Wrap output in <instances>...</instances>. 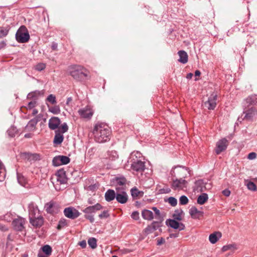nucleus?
<instances>
[{
    "label": "nucleus",
    "instance_id": "obj_1",
    "mask_svg": "<svg viewBox=\"0 0 257 257\" xmlns=\"http://www.w3.org/2000/svg\"><path fill=\"white\" fill-rule=\"evenodd\" d=\"M93 134L95 141L98 143H102L109 140L111 131L106 124L98 123L94 126Z\"/></svg>",
    "mask_w": 257,
    "mask_h": 257
},
{
    "label": "nucleus",
    "instance_id": "obj_2",
    "mask_svg": "<svg viewBox=\"0 0 257 257\" xmlns=\"http://www.w3.org/2000/svg\"><path fill=\"white\" fill-rule=\"evenodd\" d=\"M142 154L138 152H133L131 153L128 162H130L133 170L142 173L145 169V162Z\"/></svg>",
    "mask_w": 257,
    "mask_h": 257
},
{
    "label": "nucleus",
    "instance_id": "obj_3",
    "mask_svg": "<svg viewBox=\"0 0 257 257\" xmlns=\"http://www.w3.org/2000/svg\"><path fill=\"white\" fill-rule=\"evenodd\" d=\"M69 73L75 79L81 80L88 76V71L80 65H74L70 67Z\"/></svg>",
    "mask_w": 257,
    "mask_h": 257
},
{
    "label": "nucleus",
    "instance_id": "obj_4",
    "mask_svg": "<svg viewBox=\"0 0 257 257\" xmlns=\"http://www.w3.org/2000/svg\"><path fill=\"white\" fill-rule=\"evenodd\" d=\"M17 41L21 43L27 42L30 39V35L26 27L22 26L17 31L16 34Z\"/></svg>",
    "mask_w": 257,
    "mask_h": 257
},
{
    "label": "nucleus",
    "instance_id": "obj_5",
    "mask_svg": "<svg viewBox=\"0 0 257 257\" xmlns=\"http://www.w3.org/2000/svg\"><path fill=\"white\" fill-rule=\"evenodd\" d=\"M188 182L184 178L173 179L171 184V187L175 190H184L187 188Z\"/></svg>",
    "mask_w": 257,
    "mask_h": 257
},
{
    "label": "nucleus",
    "instance_id": "obj_6",
    "mask_svg": "<svg viewBox=\"0 0 257 257\" xmlns=\"http://www.w3.org/2000/svg\"><path fill=\"white\" fill-rule=\"evenodd\" d=\"M116 200L118 203L121 204L125 203L128 200V196L125 192V190L123 188L120 189L116 188Z\"/></svg>",
    "mask_w": 257,
    "mask_h": 257
},
{
    "label": "nucleus",
    "instance_id": "obj_7",
    "mask_svg": "<svg viewBox=\"0 0 257 257\" xmlns=\"http://www.w3.org/2000/svg\"><path fill=\"white\" fill-rule=\"evenodd\" d=\"M26 220L25 218L18 217L12 221V226L14 229L17 231H22L25 228Z\"/></svg>",
    "mask_w": 257,
    "mask_h": 257
},
{
    "label": "nucleus",
    "instance_id": "obj_8",
    "mask_svg": "<svg viewBox=\"0 0 257 257\" xmlns=\"http://www.w3.org/2000/svg\"><path fill=\"white\" fill-rule=\"evenodd\" d=\"M217 94L213 92L209 97L208 100L204 103L205 107L209 110H213L216 106Z\"/></svg>",
    "mask_w": 257,
    "mask_h": 257
},
{
    "label": "nucleus",
    "instance_id": "obj_9",
    "mask_svg": "<svg viewBox=\"0 0 257 257\" xmlns=\"http://www.w3.org/2000/svg\"><path fill=\"white\" fill-rule=\"evenodd\" d=\"M64 214L65 216L72 219L76 218L80 215L77 210L71 207L66 208L64 210Z\"/></svg>",
    "mask_w": 257,
    "mask_h": 257
},
{
    "label": "nucleus",
    "instance_id": "obj_10",
    "mask_svg": "<svg viewBox=\"0 0 257 257\" xmlns=\"http://www.w3.org/2000/svg\"><path fill=\"white\" fill-rule=\"evenodd\" d=\"M78 113L83 118L90 119L93 115V111L90 106H86L78 110Z\"/></svg>",
    "mask_w": 257,
    "mask_h": 257
},
{
    "label": "nucleus",
    "instance_id": "obj_11",
    "mask_svg": "<svg viewBox=\"0 0 257 257\" xmlns=\"http://www.w3.org/2000/svg\"><path fill=\"white\" fill-rule=\"evenodd\" d=\"M228 146L227 140L224 138L220 140L216 143V148L215 149V152L217 154H219L221 152L224 151L227 148Z\"/></svg>",
    "mask_w": 257,
    "mask_h": 257
},
{
    "label": "nucleus",
    "instance_id": "obj_12",
    "mask_svg": "<svg viewBox=\"0 0 257 257\" xmlns=\"http://www.w3.org/2000/svg\"><path fill=\"white\" fill-rule=\"evenodd\" d=\"M166 222L168 225L174 229H178L179 231L185 229V225L181 222H178L177 220L169 219Z\"/></svg>",
    "mask_w": 257,
    "mask_h": 257
},
{
    "label": "nucleus",
    "instance_id": "obj_13",
    "mask_svg": "<svg viewBox=\"0 0 257 257\" xmlns=\"http://www.w3.org/2000/svg\"><path fill=\"white\" fill-rule=\"evenodd\" d=\"M174 173L175 174V176H176L178 177L185 179L187 177L189 172L187 169L185 167H175Z\"/></svg>",
    "mask_w": 257,
    "mask_h": 257
},
{
    "label": "nucleus",
    "instance_id": "obj_14",
    "mask_svg": "<svg viewBox=\"0 0 257 257\" xmlns=\"http://www.w3.org/2000/svg\"><path fill=\"white\" fill-rule=\"evenodd\" d=\"M41 117V114L37 115L35 117L30 120L26 126V129L28 131H33L36 128V124L40 120Z\"/></svg>",
    "mask_w": 257,
    "mask_h": 257
},
{
    "label": "nucleus",
    "instance_id": "obj_15",
    "mask_svg": "<svg viewBox=\"0 0 257 257\" xmlns=\"http://www.w3.org/2000/svg\"><path fill=\"white\" fill-rule=\"evenodd\" d=\"M256 113L257 111L255 108L253 107H251L248 109L243 111V114H244L243 119L247 120H251L256 114Z\"/></svg>",
    "mask_w": 257,
    "mask_h": 257
},
{
    "label": "nucleus",
    "instance_id": "obj_16",
    "mask_svg": "<svg viewBox=\"0 0 257 257\" xmlns=\"http://www.w3.org/2000/svg\"><path fill=\"white\" fill-rule=\"evenodd\" d=\"M29 217H35L40 215V211L38 206L34 203H31L29 205Z\"/></svg>",
    "mask_w": 257,
    "mask_h": 257
},
{
    "label": "nucleus",
    "instance_id": "obj_17",
    "mask_svg": "<svg viewBox=\"0 0 257 257\" xmlns=\"http://www.w3.org/2000/svg\"><path fill=\"white\" fill-rule=\"evenodd\" d=\"M161 226V222L154 221L151 225L148 226V227L145 229L144 232L146 234L148 235L158 229Z\"/></svg>",
    "mask_w": 257,
    "mask_h": 257
},
{
    "label": "nucleus",
    "instance_id": "obj_18",
    "mask_svg": "<svg viewBox=\"0 0 257 257\" xmlns=\"http://www.w3.org/2000/svg\"><path fill=\"white\" fill-rule=\"evenodd\" d=\"M60 123V120L58 117H52L49 120V127L52 130H55L58 128Z\"/></svg>",
    "mask_w": 257,
    "mask_h": 257
},
{
    "label": "nucleus",
    "instance_id": "obj_19",
    "mask_svg": "<svg viewBox=\"0 0 257 257\" xmlns=\"http://www.w3.org/2000/svg\"><path fill=\"white\" fill-rule=\"evenodd\" d=\"M102 208V206L99 203H96L94 205L90 206L85 208L83 210V212L86 214L95 213L96 211L100 210Z\"/></svg>",
    "mask_w": 257,
    "mask_h": 257
},
{
    "label": "nucleus",
    "instance_id": "obj_20",
    "mask_svg": "<svg viewBox=\"0 0 257 257\" xmlns=\"http://www.w3.org/2000/svg\"><path fill=\"white\" fill-rule=\"evenodd\" d=\"M44 90H42L41 91L36 90L29 93L27 95V98L28 99H32L36 100L39 97L42 96L44 95Z\"/></svg>",
    "mask_w": 257,
    "mask_h": 257
},
{
    "label": "nucleus",
    "instance_id": "obj_21",
    "mask_svg": "<svg viewBox=\"0 0 257 257\" xmlns=\"http://www.w3.org/2000/svg\"><path fill=\"white\" fill-rule=\"evenodd\" d=\"M30 222L34 226L39 227L43 223V220L40 215L35 217H30Z\"/></svg>",
    "mask_w": 257,
    "mask_h": 257
},
{
    "label": "nucleus",
    "instance_id": "obj_22",
    "mask_svg": "<svg viewBox=\"0 0 257 257\" xmlns=\"http://www.w3.org/2000/svg\"><path fill=\"white\" fill-rule=\"evenodd\" d=\"M57 181L60 184H64L67 183V178L65 174L63 171H59L56 175Z\"/></svg>",
    "mask_w": 257,
    "mask_h": 257
},
{
    "label": "nucleus",
    "instance_id": "obj_23",
    "mask_svg": "<svg viewBox=\"0 0 257 257\" xmlns=\"http://www.w3.org/2000/svg\"><path fill=\"white\" fill-rule=\"evenodd\" d=\"M190 214L194 219H198L203 216V212L198 210L195 207H192L190 209Z\"/></svg>",
    "mask_w": 257,
    "mask_h": 257
},
{
    "label": "nucleus",
    "instance_id": "obj_24",
    "mask_svg": "<svg viewBox=\"0 0 257 257\" xmlns=\"http://www.w3.org/2000/svg\"><path fill=\"white\" fill-rule=\"evenodd\" d=\"M116 191L113 190L108 189L105 193V198L107 202H110L116 199Z\"/></svg>",
    "mask_w": 257,
    "mask_h": 257
},
{
    "label": "nucleus",
    "instance_id": "obj_25",
    "mask_svg": "<svg viewBox=\"0 0 257 257\" xmlns=\"http://www.w3.org/2000/svg\"><path fill=\"white\" fill-rule=\"evenodd\" d=\"M221 237V233L220 232H215L210 234L209 236V241L212 243H215Z\"/></svg>",
    "mask_w": 257,
    "mask_h": 257
},
{
    "label": "nucleus",
    "instance_id": "obj_26",
    "mask_svg": "<svg viewBox=\"0 0 257 257\" xmlns=\"http://www.w3.org/2000/svg\"><path fill=\"white\" fill-rule=\"evenodd\" d=\"M142 216L144 219L148 220H151L154 218L153 212L147 209H144L142 211Z\"/></svg>",
    "mask_w": 257,
    "mask_h": 257
},
{
    "label": "nucleus",
    "instance_id": "obj_27",
    "mask_svg": "<svg viewBox=\"0 0 257 257\" xmlns=\"http://www.w3.org/2000/svg\"><path fill=\"white\" fill-rule=\"evenodd\" d=\"M125 183L126 180L124 178H117L115 180V189L116 188L119 189L123 188L125 190Z\"/></svg>",
    "mask_w": 257,
    "mask_h": 257
},
{
    "label": "nucleus",
    "instance_id": "obj_28",
    "mask_svg": "<svg viewBox=\"0 0 257 257\" xmlns=\"http://www.w3.org/2000/svg\"><path fill=\"white\" fill-rule=\"evenodd\" d=\"M178 54L179 56V59L178 61L183 63L185 64L188 61V55L187 53L184 51H179L178 52Z\"/></svg>",
    "mask_w": 257,
    "mask_h": 257
},
{
    "label": "nucleus",
    "instance_id": "obj_29",
    "mask_svg": "<svg viewBox=\"0 0 257 257\" xmlns=\"http://www.w3.org/2000/svg\"><path fill=\"white\" fill-rule=\"evenodd\" d=\"M64 139L63 135L59 132H56V135L54 137V143L56 144H60Z\"/></svg>",
    "mask_w": 257,
    "mask_h": 257
},
{
    "label": "nucleus",
    "instance_id": "obj_30",
    "mask_svg": "<svg viewBox=\"0 0 257 257\" xmlns=\"http://www.w3.org/2000/svg\"><path fill=\"white\" fill-rule=\"evenodd\" d=\"M38 103L37 100H32L30 101H29L27 104L24 107L28 110H31V109H33L35 108L37 105Z\"/></svg>",
    "mask_w": 257,
    "mask_h": 257
},
{
    "label": "nucleus",
    "instance_id": "obj_31",
    "mask_svg": "<svg viewBox=\"0 0 257 257\" xmlns=\"http://www.w3.org/2000/svg\"><path fill=\"white\" fill-rule=\"evenodd\" d=\"M208 195L206 193H203L197 199V202L200 205L203 204L208 200Z\"/></svg>",
    "mask_w": 257,
    "mask_h": 257
},
{
    "label": "nucleus",
    "instance_id": "obj_32",
    "mask_svg": "<svg viewBox=\"0 0 257 257\" xmlns=\"http://www.w3.org/2000/svg\"><path fill=\"white\" fill-rule=\"evenodd\" d=\"M107 158L111 161L115 160L118 157V154L115 151H111L107 152Z\"/></svg>",
    "mask_w": 257,
    "mask_h": 257
},
{
    "label": "nucleus",
    "instance_id": "obj_33",
    "mask_svg": "<svg viewBox=\"0 0 257 257\" xmlns=\"http://www.w3.org/2000/svg\"><path fill=\"white\" fill-rule=\"evenodd\" d=\"M152 209L155 212V218L157 219L160 220L159 222H162L163 220V217L162 215L161 214L160 210L156 207H153Z\"/></svg>",
    "mask_w": 257,
    "mask_h": 257
},
{
    "label": "nucleus",
    "instance_id": "obj_34",
    "mask_svg": "<svg viewBox=\"0 0 257 257\" xmlns=\"http://www.w3.org/2000/svg\"><path fill=\"white\" fill-rule=\"evenodd\" d=\"M56 204L54 202H49L46 205V210L47 212L52 213L54 212V208L55 207Z\"/></svg>",
    "mask_w": 257,
    "mask_h": 257
},
{
    "label": "nucleus",
    "instance_id": "obj_35",
    "mask_svg": "<svg viewBox=\"0 0 257 257\" xmlns=\"http://www.w3.org/2000/svg\"><path fill=\"white\" fill-rule=\"evenodd\" d=\"M49 111L54 114H58L60 113L61 110L59 105L48 106Z\"/></svg>",
    "mask_w": 257,
    "mask_h": 257
},
{
    "label": "nucleus",
    "instance_id": "obj_36",
    "mask_svg": "<svg viewBox=\"0 0 257 257\" xmlns=\"http://www.w3.org/2000/svg\"><path fill=\"white\" fill-rule=\"evenodd\" d=\"M183 212L182 210H177L175 211L174 214L173 215V217L174 218V220H177L178 221L182 220V215Z\"/></svg>",
    "mask_w": 257,
    "mask_h": 257
},
{
    "label": "nucleus",
    "instance_id": "obj_37",
    "mask_svg": "<svg viewBox=\"0 0 257 257\" xmlns=\"http://www.w3.org/2000/svg\"><path fill=\"white\" fill-rule=\"evenodd\" d=\"M237 248L236 245L234 244H229L226 245H224L222 248L223 251H226L228 250H234Z\"/></svg>",
    "mask_w": 257,
    "mask_h": 257
},
{
    "label": "nucleus",
    "instance_id": "obj_38",
    "mask_svg": "<svg viewBox=\"0 0 257 257\" xmlns=\"http://www.w3.org/2000/svg\"><path fill=\"white\" fill-rule=\"evenodd\" d=\"M42 252L45 253L47 255H50L52 252V248L49 245H45L42 248Z\"/></svg>",
    "mask_w": 257,
    "mask_h": 257
},
{
    "label": "nucleus",
    "instance_id": "obj_39",
    "mask_svg": "<svg viewBox=\"0 0 257 257\" xmlns=\"http://www.w3.org/2000/svg\"><path fill=\"white\" fill-rule=\"evenodd\" d=\"M58 132L60 133L63 134L64 133H66L67 132L68 130V127L66 122L63 123L62 124V125L60 126H58Z\"/></svg>",
    "mask_w": 257,
    "mask_h": 257
},
{
    "label": "nucleus",
    "instance_id": "obj_40",
    "mask_svg": "<svg viewBox=\"0 0 257 257\" xmlns=\"http://www.w3.org/2000/svg\"><path fill=\"white\" fill-rule=\"evenodd\" d=\"M88 243L90 247L94 249L97 246L96 239L95 238L92 237L88 239Z\"/></svg>",
    "mask_w": 257,
    "mask_h": 257
},
{
    "label": "nucleus",
    "instance_id": "obj_41",
    "mask_svg": "<svg viewBox=\"0 0 257 257\" xmlns=\"http://www.w3.org/2000/svg\"><path fill=\"white\" fill-rule=\"evenodd\" d=\"M9 32V29L7 27H0V38L6 36Z\"/></svg>",
    "mask_w": 257,
    "mask_h": 257
},
{
    "label": "nucleus",
    "instance_id": "obj_42",
    "mask_svg": "<svg viewBox=\"0 0 257 257\" xmlns=\"http://www.w3.org/2000/svg\"><path fill=\"white\" fill-rule=\"evenodd\" d=\"M131 194L133 197H136L142 195V192L140 191L137 188H133L131 189Z\"/></svg>",
    "mask_w": 257,
    "mask_h": 257
},
{
    "label": "nucleus",
    "instance_id": "obj_43",
    "mask_svg": "<svg viewBox=\"0 0 257 257\" xmlns=\"http://www.w3.org/2000/svg\"><path fill=\"white\" fill-rule=\"evenodd\" d=\"M62 165L67 164L70 162V159L65 156H58Z\"/></svg>",
    "mask_w": 257,
    "mask_h": 257
},
{
    "label": "nucleus",
    "instance_id": "obj_44",
    "mask_svg": "<svg viewBox=\"0 0 257 257\" xmlns=\"http://www.w3.org/2000/svg\"><path fill=\"white\" fill-rule=\"evenodd\" d=\"M17 179H18V182L19 183V184L20 185H21L22 186H24L25 185L26 181V179L24 176H23L20 174H18L17 175Z\"/></svg>",
    "mask_w": 257,
    "mask_h": 257
},
{
    "label": "nucleus",
    "instance_id": "obj_45",
    "mask_svg": "<svg viewBox=\"0 0 257 257\" xmlns=\"http://www.w3.org/2000/svg\"><path fill=\"white\" fill-rule=\"evenodd\" d=\"M46 100L53 104L56 103V97L54 95L52 94L48 95L46 99Z\"/></svg>",
    "mask_w": 257,
    "mask_h": 257
},
{
    "label": "nucleus",
    "instance_id": "obj_46",
    "mask_svg": "<svg viewBox=\"0 0 257 257\" xmlns=\"http://www.w3.org/2000/svg\"><path fill=\"white\" fill-rule=\"evenodd\" d=\"M247 188L252 191H255L256 190V186L255 184L252 182H248L246 184Z\"/></svg>",
    "mask_w": 257,
    "mask_h": 257
},
{
    "label": "nucleus",
    "instance_id": "obj_47",
    "mask_svg": "<svg viewBox=\"0 0 257 257\" xmlns=\"http://www.w3.org/2000/svg\"><path fill=\"white\" fill-rule=\"evenodd\" d=\"M188 198L185 196H181L179 198V203L181 205H186L188 203Z\"/></svg>",
    "mask_w": 257,
    "mask_h": 257
},
{
    "label": "nucleus",
    "instance_id": "obj_48",
    "mask_svg": "<svg viewBox=\"0 0 257 257\" xmlns=\"http://www.w3.org/2000/svg\"><path fill=\"white\" fill-rule=\"evenodd\" d=\"M60 160V159L59 158V156L54 157L52 161L53 165L55 166H59L62 165Z\"/></svg>",
    "mask_w": 257,
    "mask_h": 257
},
{
    "label": "nucleus",
    "instance_id": "obj_49",
    "mask_svg": "<svg viewBox=\"0 0 257 257\" xmlns=\"http://www.w3.org/2000/svg\"><path fill=\"white\" fill-rule=\"evenodd\" d=\"M168 202L172 206H175L177 204V199L173 197H170L168 198Z\"/></svg>",
    "mask_w": 257,
    "mask_h": 257
},
{
    "label": "nucleus",
    "instance_id": "obj_50",
    "mask_svg": "<svg viewBox=\"0 0 257 257\" xmlns=\"http://www.w3.org/2000/svg\"><path fill=\"white\" fill-rule=\"evenodd\" d=\"M45 64L43 63H38L35 66V69L39 71L44 70L45 68Z\"/></svg>",
    "mask_w": 257,
    "mask_h": 257
},
{
    "label": "nucleus",
    "instance_id": "obj_51",
    "mask_svg": "<svg viewBox=\"0 0 257 257\" xmlns=\"http://www.w3.org/2000/svg\"><path fill=\"white\" fill-rule=\"evenodd\" d=\"M17 132V130L15 127H11L9 130H8V133L9 135L12 137L15 136V134Z\"/></svg>",
    "mask_w": 257,
    "mask_h": 257
},
{
    "label": "nucleus",
    "instance_id": "obj_52",
    "mask_svg": "<svg viewBox=\"0 0 257 257\" xmlns=\"http://www.w3.org/2000/svg\"><path fill=\"white\" fill-rule=\"evenodd\" d=\"M1 219L2 220H4L5 221H7L8 222H9L12 219V216L11 213H7L6 215H5L4 216L1 217Z\"/></svg>",
    "mask_w": 257,
    "mask_h": 257
},
{
    "label": "nucleus",
    "instance_id": "obj_53",
    "mask_svg": "<svg viewBox=\"0 0 257 257\" xmlns=\"http://www.w3.org/2000/svg\"><path fill=\"white\" fill-rule=\"evenodd\" d=\"M131 217L136 220H139L140 218L139 212L137 211H134L131 214Z\"/></svg>",
    "mask_w": 257,
    "mask_h": 257
},
{
    "label": "nucleus",
    "instance_id": "obj_54",
    "mask_svg": "<svg viewBox=\"0 0 257 257\" xmlns=\"http://www.w3.org/2000/svg\"><path fill=\"white\" fill-rule=\"evenodd\" d=\"M66 224H67V221L65 219H61L59 222L58 228L59 229H60V228L64 227V226H65Z\"/></svg>",
    "mask_w": 257,
    "mask_h": 257
},
{
    "label": "nucleus",
    "instance_id": "obj_55",
    "mask_svg": "<svg viewBox=\"0 0 257 257\" xmlns=\"http://www.w3.org/2000/svg\"><path fill=\"white\" fill-rule=\"evenodd\" d=\"M29 159L33 160H37L40 159V156L36 154H30Z\"/></svg>",
    "mask_w": 257,
    "mask_h": 257
},
{
    "label": "nucleus",
    "instance_id": "obj_56",
    "mask_svg": "<svg viewBox=\"0 0 257 257\" xmlns=\"http://www.w3.org/2000/svg\"><path fill=\"white\" fill-rule=\"evenodd\" d=\"M109 216L108 211L106 210L103 211L101 214L99 215L100 218H105Z\"/></svg>",
    "mask_w": 257,
    "mask_h": 257
},
{
    "label": "nucleus",
    "instance_id": "obj_57",
    "mask_svg": "<svg viewBox=\"0 0 257 257\" xmlns=\"http://www.w3.org/2000/svg\"><path fill=\"white\" fill-rule=\"evenodd\" d=\"M257 155L254 152L250 153L247 156V159L249 160H253L256 158Z\"/></svg>",
    "mask_w": 257,
    "mask_h": 257
},
{
    "label": "nucleus",
    "instance_id": "obj_58",
    "mask_svg": "<svg viewBox=\"0 0 257 257\" xmlns=\"http://www.w3.org/2000/svg\"><path fill=\"white\" fill-rule=\"evenodd\" d=\"M85 218L88 219L91 223L94 221V218L93 217V216L92 215L86 214L85 215Z\"/></svg>",
    "mask_w": 257,
    "mask_h": 257
},
{
    "label": "nucleus",
    "instance_id": "obj_59",
    "mask_svg": "<svg viewBox=\"0 0 257 257\" xmlns=\"http://www.w3.org/2000/svg\"><path fill=\"white\" fill-rule=\"evenodd\" d=\"M0 230L5 232L8 230V228L6 225L0 223Z\"/></svg>",
    "mask_w": 257,
    "mask_h": 257
},
{
    "label": "nucleus",
    "instance_id": "obj_60",
    "mask_svg": "<svg viewBox=\"0 0 257 257\" xmlns=\"http://www.w3.org/2000/svg\"><path fill=\"white\" fill-rule=\"evenodd\" d=\"M79 245L83 248H85L86 246V242L85 240H82L79 242Z\"/></svg>",
    "mask_w": 257,
    "mask_h": 257
},
{
    "label": "nucleus",
    "instance_id": "obj_61",
    "mask_svg": "<svg viewBox=\"0 0 257 257\" xmlns=\"http://www.w3.org/2000/svg\"><path fill=\"white\" fill-rule=\"evenodd\" d=\"M222 193L225 196H229L230 194V191L228 189H225L222 191Z\"/></svg>",
    "mask_w": 257,
    "mask_h": 257
},
{
    "label": "nucleus",
    "instance_id": "obj_62",
    "mask_svg": "<svg viewBox=\"0 0 257 257\" xmlns=\"http://www.w3.org/2000/svg\"><path fill=\"white\" fill-rule=\"evenodd\" d=\"M164 242H165V239L163 238H161L160 239L158 240L157 245H160L164 243Z\"/></svg>",
    "mask_w": 257,
    "mask_h": 257
},
{
    "label": "nucleus",
    "instance_id": "obj_63",
    "mask_svg": "<svg viewBox=\"0 0 257 257\" xmlns=\"http://www.w3.org/2000/svg\"><path fill=\"white\" fill-rule=\"evenodd\" d=\"M31 110H32V114L33 116L36 115L38 113V110L37 109H36L35 108H34L33 109H31Z\"/></svg>",
    "mask_w": 257,
    "mask_h": 257
},
{
    "label": "nucleus",
    "instance_id": "obj_64",
    "mask_svg": "<svg viewBox=\"0 0 257 257\" xmlns=\"http://www.w3.org/2000/svg\"><path fill=\"white\" fill-rule=\"evenodd\" d=\"M38 257H48V255H46V254H43V252L40 251L38 254Z\"/></svg>",
    "mask_w": 257,
    "mask_h": 257
}]
</instances>
